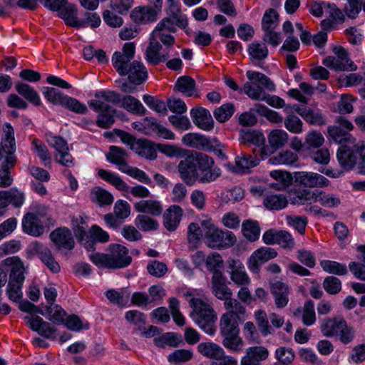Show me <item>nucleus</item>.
Wrapping results in <instances>:
<instances>
[{
    "mask_svg": "<svg viewBox=\"0 0 365 365\" xmlns=\"http://www.w3.org/2000/svg\"><path fill=\"white\" fill-rule=\"evenodd\" d=\"M339 126H329L327 128L329 136L340 145L336 157L340 165L345 170H351L356 166L359 172L365 175V142L356 141L349 133L354 125L344 117L336 120Z\"/></svg>",
    "mask_w": 365,
    "mask_h": 365,
    "instance_id": "nucleus-1",
    "label": "nucleus"
},
{
    "mask_svg": "<svg viewBox=\"0 0 365 365\" xmlns=\"http://www.w3.org/2000/svg\"><path fill=\"white\" fill-rule=\"evenodd\" d=\"M178 172L183 182L190 186L197 181L208 183L216 180L221 170L215 166V161L207 155H188L178 164Z\"/></svg>",
    "mask_w": 365,
    "mask_h": 365,
    "instance_id": "nucleus-2",
    "label": "nucleus"
},
{
    "mask_svg": "<svg viewBox=\"0 0 365 365\" xmlns=\"http://www.w3.org/2000/svg\"><path fill=\"white\" fill-rule=\"evenodd\" d=\"M200 295V291L197 289L187 291L184 294L192 308L190 318L202 330L212 336L216 331L217 314L210 304L197 297Z\"/></svg>",
    "mask_w": 365,
    "mask_h": 365,
    "instance_id": "nucleus-3",
    "label": "nucleus"
},
{
    "mask_svg": "<svg viewBox=\"0 0 365 365\" xmlns=\"http://www.w3.org/2000/svg\"><path fill=\"white\" fill-rule=\"evenodd\" d=\"M120 96L113 91L101 90L94 94V98L88 101V106L98 113L96 124L103 128H109L114 123L115 110L112 105L117 104Z\"/></svg>",
    "mask_w": 365,
    "mask_h": 365,
    "instance_id": "nucleus-4",
    "label": "nucleus"
},
{
    "mask_svg": "<svg viewBox=\"0 0 365 365\" xmlns=\"http://www.w3.org/2000/svg\"><path fill=\"white\" fill-rule=\"evenodd\" d=\"M88 258L99 268L113 269L124 268L132 260L128 249L119 244L110 245L106 253H91Z\"/></svg>",
    "mask_w": 365,
    "mask_h": 365,
    "instance_id": "nucleus-5",
    "label": "nucleus"
},
{
    "mask_svg": "<svg viewBox=\"0 0 365 365\" xmlns=\"http://www.w3.org/2000/svg\"><path fill=\"white\" fill-rule=\"evenodd\" d=\"M200 225L204 232L203 242L212 249H228L237 242L236 236L232 232L220 229L210 218L201 220Z\"/></svg>",
    "mask_w": 365,
    "mask_h": 365,
    "instance_id": "nucleus-6",
    "label": "nucleus"
},
{
    "mask_svg": "<svg viewBox=\"0 0 365 365\" xmlns=\"http://www.w3.org/2000/svg\"><path fill=\"white\" fill-rule=\"evenodd\" d=\"M246 76L250 81L244 85V92L250 98L255 101H262L266 93L263 88L273 91L275 90L274 83L264 74L254 71H248Z\"/></svg>",
    "mask_w": 365,
    "mask_h": 365,
    "instance_id": "nucleus-7",
    "label": "nucleus"
},
{
    "mask_svg": "<svg viewBox=\"0 0 365 365\" xmlns=\"http://www.w3.org/2000/svg\"><path fill=\"white\" fill-rule=\"evenodd\" d=\"M42 4L48 9L56 11L67 25L77 29L83 28L86 25L84 21L78 20L76 6L68 3V0H43Z\"/></svg>",
    "mask_w": 365,
    "mask_h": 365,
    "instance_id": "nucleus-8",
    "label": "nucleus"
},
{
    "mask_svg": "<svg viewBox=\"0 0 365 365\" xmlns=\"http://www.w3.org/2000/svg\"><path fill=\"white\" fill-rule=\"evenodd\" d=\"M98 175L101 179L111 184L117 190L128 192L134 197L146 198L151 195L147 187L140 185L129 187L118 175L107 170L99 169Z\"/></svg>",
    "mask_w": 365,
    "mask_h": 365,
    "instance_id": "nucleus-9",
    "label": "nucleus"
},
{
    "mask_svg": "<svg viewBox=\"0 0 365 365\" xmlns=\"http://www.w3.org/2000/svg\"><path fill=\"white\" fill-rule=\"evenodd\" d=\"M118 136L121 141L130 147L138 155L149 160L156 158L157 153L153 143L146 139H136L130 133L125 131H118Z\"/></svg>",
    "mask_w": 365,
    "mask_h": 365,
    "instance_id": "nucleus-10",
    "label": "nucleus"
},
{
    "mask_svg": "<svg viewBox=\"0 0 365 365\" xmlns=\"http://www.w3.org/2000/svg\"><path fill=\"white\" fill-rule=\"evenodd\" d=\"M335 56L325 58L322 63L327 68L336 71H356L357 66L350 60L346 51L341 47H335L333 50Z\"/></svg>",
    "mask_w": 365,
    "mask_h": 365,
    "instance_id": "nucleus-11",
    "label": "nucleus"
},
{
    "mask_svg": "<svg viewBox=\"0 0 365 365\" xmlns=\"http://www.w3.org/2000/svg\"><path fill=\"white\" fill-rule=\"evenodd\" d=\"M176 31L177 29L173 21L170 18H164L157 24L151 32L150 38L155 41H160L167 47H171L175 41L173 34Z\"/></svg>",
    "mask_w": 365,
    "mask_h": 365,
    "instance_id": "nucleus-12",
    "label": "nucleus"
},
{
    "mask_svg": "<svg viewBox=\"0 0 365 365\" xmlns=\"http://www.w3.org/2000/svg\"><path fill=\"white\" fill-rule=\"evenodd\" d=\"M239 140L245 145H255L254 153H259L260 158L264 159L268 155V148L264 145L265 138L264 135L257 130L251 129H241L240 130Z\"/></svg>",
    "mask_w": 365,
    "mask_h": 365,
    "instance_id": "nucleus-13",
    "label": "nucleus"
},
{
    "mask_svg": "<svg viewBox=\"0 0 365 365\" xmlns=\"http://www.w3.org/2000/svg\"><path fill=\"white\" fill-rule=\"evenodd\" d=\"M48 145L53 147L56 153L54 160L65 167H71L74 165L73 158L69 153L67 143L61 137L50 135L47 138Z\"/></svg>",
    "mask_w": 365,
    "mask_h": 365,
    "instance_id": "nucleus-14",
    "label": "nucleus"
},
{
    "mask_svg": "<svg viewBox=\"0 0 365 365\" xmlns=\"http://www.w3.org/2000/svg\"><path fill=\"white\" fill-rule=\"evenodd\" d=\"M293 179L297 184L306 187H325L329 185V180L319 173L308 171L294 173Z\"/></svg>",
    "mask_w": 365,
    "mask_h": 365,
    "instance_id": "nucleus-15",
    "label": "nucleus"
},
{
    "mask_svg": "<svg viewBox=\"0 0 365 365\" xmlns=\"http://www.w3.org/2000/svg\"><path fill=\"white\" fill-rule=\"evenodd\" d=\"M27 250L31 255H37L51 272L56 273L60 271L58 263L55 260L51 250L47 247L34 241L29 245Z\"/></svg>",
    "mask_w": 365,
    "mask_h": 365,
    "instance_id": "nucleus-16",
    "label": "nucleus"
},
{
    "mask_svg": "<svg viewBox=\"0 0 365 365\" xmlns=\"http://www.w3.org/2000/svg\"><path fill=\"white\" fill-rule=\"evenodd\" d=\"M310 13L316 17H322L324 14L329 15L339 21H345V15L334 4L326 1H315L311 4Z\"/></svg>",
    "mask_w": 365,
    "mask_h": 365,
    "instance_id": "nucleus-17",
    "label": "nucleus"
},
{
    "mask_svg": "<svg viewBox=\"0 0 365 365\" xmlns=\"http://www.w3.org/2000/svg\"><path fill=\"white\" fill-rule=\"evenodd\" d=\"M277 255V253L274 249L262 247L250 255L247 262V267L252 272H257L262 264L275 258Z\"/></svg>",
    "mask_w": 365,
    "mask_h": 365,
    "instance_id": "nucleus-18",
    "label": "nucleus"
},
{
    "mask_svg": "<svg viewBox=\"0 0 365 365\" xmlns=\"http://www.w3.org/2000/svg\"><path fill=\"white\" fill-rule=\"evenodd\" d=\"M124 73H118L121 76H128L129 81L136 86L140 85L148 78V71L141 61H133L123 66Z\"/></svg>",
    "mask_w": 365,
    "mask_h": 365,
    "instance_id": "nucleus-19",
    "label": "nucleus"
},
{
    "mask_svg": "<svg viewBox=\"0 0 365 365\" xmlns=\"http://www.w3.org/2000/svg\"><path fill=\"white\" fill-rule=\"evenodd\" d=\"M227 263V272L234 284L237 286H247L250 284V278L240 260L230 259Z\"/></svg>",
    "mask_w": 365,
    "mask_h": 365,
    "instance_id": "nucleus-20",
    "label": "nucleus"
},
{
    "mask_svg": "<svg viewBox=\"0 0 365 365\" xmlns=\"http://www.w3.org/2000/svg\"><path fill=\"white\" fill-rule=\"evenodd\" d=\"M1 264L10 270L9 280L24 283L28 267L19 257H7L2 261Z\"/></svg>",
    "mask_w": 365,
    "mask_h": 365,
    "instance_id": "nucleus-21",
    "label": "nucleus"
},
{
    "mask_svg": "<svg viewBox=\"0 0 365 365\" xmlns=\"http://www.w3.org/2000/svg\"><path fill=\"white\" fill-rule=\"evenodd\" d=\"M159 13L158 9H153L151 5L135 7L131 13V19L138 24H147L155 21Z\"/></svg>",
    "mask_w": 365,
    "mask_h": 365,
    "instance_id": "nucleus-22",
    "label": "nucleus"
},
{
    "mask_svg": "<svg viewBox=\"0 0 365 365\" xmlns=\"http://www.w3.org/2000/svg\"><path fill=\"white\" fill-rule=\"evenodd\" d=\"M135 47L132 42L125 43L122 48V52L115 51L112 57V63L118 73H124L123 66L128 64L133 58Z\"/></svg>",
    "mask_w": 365,
    "mask_h": 365,
    "instance_id": "nucleus-23",
    "label": "nucleus"
},
{
    "mask_svg": "<svg viewBox=\"0 0 365 365\" xmlns=\"http://www.w3.org/2000/svg\"><path fill=\"white\" fill-rule=\"evenodd\" d=\"M46 223V222L39 218L38 215L27 213L22 220V227L25 233L34 237H39L45 231Z\"/></svg>",
    "mask_w": 365,
    "mask_h": 365,
    "instance_id": "nucleus-24",
    "label": "nucleus"
},
{
    "mask_svg": "<svg viewBox=\"0 0 365 365\" xmlns=\"http://www.w3.org/2000/svg\"><path fill=\"white\" fill-rule=\"evenodd\" d=\"M24 319L33 331H36L45 338H55L56 329L40 317L26 316Z\"/></svg>",
    "mask_w": 365,
    "mask_h": 365,
    "instance_id": "nucleus-25",
    "label": "nucleus"
},
{
    "mask_svg": "<svg viewBox=\"0 0 365 365\" xmlns=\"http://www.w3.org/2000/svg\"><path fill=\"white\" fill-rule=\"evenodd\" d=\"M270 292L277 308L283 309L288 304L291 288L287 284L280 281L273 282L270 285Z\"/></svg>",
    "mask_w": 365,
    "mask_h": 365,
    "instance_id": "nucleus-26",
    "label": "nucleus"
},
{
    "mask_svg": "<svg viewBox=\"0 0 365 365\" xmlns=\"http://www.w3.org/2000/svg\"><path fill=\"white\" fill-rule=\"evenodd\" d=\"M190 116L199 128L203 130H210L213 128L214 121L210 111L202 107L195 108L190 110Z\"/></svg>",
    "mask_w": 365,
    "mask_h": 365,
    "instance_id": "nucleus-27",
    "label": "nucleus"
},
{
    "mask_svg": "<svg viewBox=\"0 0 365 365\" xmlns=\"http://www.w3.org/2000/svg\"><path fill=\"white\" fill-rule=\"evenodd\" d=\"M211 292L218 299L225 298L226 295H232L231 289L227 284L226 278L219 270L213 272L211 279Z\"/></svg>",
    "mask_w": 365,
    "mask_h": 365,
    "instance_id": "nucleus-28",
    "label": "nucleus"
},
{
    "mask_svg": "<svg viewBox=\"0 0 365 365\" xmlns=\"http://www.w3.org/2000/svg\"><path fill=\"white\" fill-rule=\"evenodd\" d=\"M239 314L233 312L223 314L220 321V330L222 335L239 334Z\"/></svg>",
    "mask_w": 365,
    "mask_h": 365,
    "instance_id": "nucleus-29",
    "label": "nucleus"
},
{
    "mask_svg": "<svg viewBox=\"0 0 365 365\" xmlns=\"http://www.w3.org/2000/svg\"><path fill=\"white\" fill-rule=\"evenodd\" d=\"M50 237L59 249L72 250L74 247V240L72 233L66 227L56 229L51 233Z\"/></svg>",
    "mask_w": 365,
    "mask_h": 365,
    "instance_id": "nucleus-30",
    "label": "nucleus"
},
{
    "mask_svg": "<svg viewBox=\"0 0 365 365\" xmlns=\"http://www.w3.org/2000/svg\"><path fill=\"white\" fill-rule=\"evenodd\" d=\"M183 211L178 205L170 206L163 214V225L168 231H175L178 227Z\"/></svg>",
    "mask_w": 365,
    "mask_h": 365,
    "instance_id": "nucleus-31",
    "label": "nucleus"
},
{
    "mask_svg": "<svg viewBox=\"0 0 365 365\" xmlns=\"http://www.w3.org/2000/svg\"><path fill=\"white\" fill-rule=\"evenodd\" d=\"M136 212L145 213L151 216H159L163 212L161 202L156 200H142L133 205Z\"/></svg>",
    "mask_w": 365,
    "mask_h": 365,
    "instance_id": "nucleus-32",
    "label": "nucleus"
},
{
    "mask_svg": "<svg viewBox=\"0 0 365 365\" xmlns=\"http://www.w3.org/2000/svg\"><path fill=\"white\" fill-rule=\"evenodd\" d=\"M293 108L309 124L320 126L326 123L324 116L319 110L301 108L298 105H294Z\"/></svg>",
    "mask_w": 365,
    "mask_h": 365,
    "instance_id": "nucleus-33",
    "label": "nucleus"
},
{
    "mask_svg": "<svg viewBox=\"0 0 365 365\" xmlns=\"http://www.w3.org/2000/svg\"><path fill=\"white\" fill-rule=\"evenodd\" d=\"M38 313L56 325L62 324L66 317V311L58 304L45 306Z\"/></svg>",
    "mask_w": 365,
    "mask_h": 365,
    "instance_id": "nucleus-34",
    "label": "nucleus"
},
{
    "mask_svg": "<svg viewBox=\"0 0 365 365\" xmlns=\"http://www.w3.org/2000/svg\"><path fill=\"white\" fill-rule=\"evenodd\" d=\"M14 129L10 124L6 123L4 128L2 143H0V160L6 153H14L16 150Z\"/></svg>",
    "mask_w": 365,
    "mask_h": 365,
    "instance_id": "nucleus-35",
    "label": "nucleus"
},
{
    "mask_svg": "<svg viewBox=\"0 0 365 365\" xmlns=\"http://www.w3.org/2000/svg\"><path fill=\"white\" fill-rule=\"evenodd\" d=\"M255 156L250 154L242 153L240 156L235 158L236 167L235 172L245 173L251 168L255 167L259 164L260 159L259 153H254Z\"/></svg>",
    "mask_w": 365,
    "mask_h": 365,
    "instance_id": "nucleus-36",
    "label": "nucleus"
},
{
    "mask_svg": "<svg viewBox=\"0 0 365 365\" xmlns=\"http://www.w3.org/2000/svg\"><path fill=\"white\" fill-rule=\"evenodd\" d=\"M161 48L162 46L158 41H155L150 38L149 45L145 51L147 62L153 65H157L160 62L165 61L168 59V56L160 53Z\"/></svg>",
    "mask_w": 365,
    "mask_h": 365,
    "instance_id": "nucleus-37",
    "label": "nucleus"
},
{
    "mask_svg": "<svg viewBox=\"0 0 365 365\" xmlns=\"http://www.w3.org/2000/svg\"><path fill=\"white\" fill-rule=\"evenodd\" d=\"M345 326V321L341 318L327 319L321 324L320 329L326 336L338 335Z\"/></svg>",
    "mask_w": 365,
    "mask_h": 365,
    "instance_id": "nucleus-38",
    "label": "nucleus"
},
{
    "mask_svg": "<svg viewBox=\"0 0 365 365\" xmlns=\"http://www.w3.org/2000/svg\"><path fill=\"white\" fill-rule=\"evenodd\" d=\"M118 103H120L121 108L133 114L143 115L146 111L140 101L132 96H125L123 98L120 97Z\"/></svg>",
    "mask_w": 365,
    "mask_h": 365,
    "instance_id": "nucleus-39",
    "label": "nucleus"
},
{
    "mask_svg": "<svg viewBox=\"0 0 365 365\" xmlns=\"http://www.w3.org/2000/svg\"><path fill=\"white\" fill-rule=\"evenodd\" d=\"M127 153L123 148L117 146H110V152L107 155V160L118 166L119 170L123 172L128 166V164L125 160Z\"/></svg>",
    "mask_w": 365,
    "mask_h": 365,
    "instance_id": "nucleus-40",
    "label": "nucleus"
},
{
    "mask_svg": "<svg viewBox=\"0 0 365 365\" xmlns=\"http://www.w3.org/2000/svg\"><path fill=\"white\" fill-rule=\"evenodd\" d=\"M318 190H302L297 191L294 196L290 195L289 200L293 205H312L314 202H317Z\"/></svg>",
    "mask_w": 365,
    "mask_h": 365,
    "instance_id": "nucleus-41",
    "label": "nucleus"
},
{
    "mask_svg": "<svg viewBox=\"0 0 365 365\" xmlns=\"http://www.w3.org/2000/svg\"><path fill=\"white\" fill-rule=\"evenodd\" d=\"M16 91L27 101L35 106H40L41 101L38 93L29 85L19 82L15 85Z\"/></svg>",
    "mask_w": 365,
    "mask_h": 365,
    "instance_id": "nucleus-42",
    "label": "nucleus"
},
{
    "mask_svg": "<svg viewBox=\"0 0 365 365\" xmlns=\"http://www.w3.org/2000/svg\"><path fill=\"white\" fill-rule=\"evenodd\" d=\"M260 227L257 221L246 220L242 224V233L250 242L257 241L260 235Z\"/></svg>",
    "mask_w": 365,
    "mask_h": 365,
    "instance_id": "nucleus-43",
    "label": "nucleus"
},
{
    "mask_svg": "<svg viewBox=\"0 0 365 365\" xmlns=\"http://www.w3.org/2000/svg\"><path fill=\"white\" fill-rule=\"evenodd\" d=\"M302 313V319L304 325L311 326L316 322V314L314 304L312 301L308 300L305 302L302 311L299 308L294 313V316H299Z\"/></svg>",
    "mask_w": 365,
    "mask_h": 365,
    "instance_id": "nucleus-44",
    "label": "nucleus"
},
{
    "mask_svg": "<svg viewBox=\"0 0 365 365\" xmlns=\"http://www.w3.org/2000/svg\"><path fill=\"white\" fill-rule=\"evenodd\" d=\"M264 207L271 210H279L285 208L288 204L287 197L281 194H270L263 201Z\"/></svg>",
    "mask_w": 365,
    "mask_h": 365,
    "instance_id": "nucleus-45",
    "label": "nucleus"
},
{
    "mask_svg": "<svg viewBox=\"0 0 365 365\" xmlns=\"http://www.w3.org/2000/svg\"><path fill=\"white\" fill-rule=\"evenodd\" d=\"M175 86L179 92L187 96H197L195 81L190 77L181 76L178 78Z\"/></svg>",
    "mask_w": 365,
    "mask_h": 365,
    "instance_id": "nucleus-46",
    "label": "nucleus"
},
{
    "mask_svg": "<svg viewBox=\"0 0 365 365\" xmlns=\"http://www.w3.org/2000/svg\"><path fill=\"white\" fill-rule=\"evenodd\" d=\"M224 337L222 345L228 350L234 353H240L244 349L245 342L239 334L222 335Z\"/></svg>",
    "mask_w": 365,
    "mask_h": 365,
    "instance_id": "nucleus-47",
    "label": "nucleus"
},
{
    "mask_svg": "<svg viewBox=\"0 0 365 365\" xmlns=\"http://www.w3.org/2000/svg\"><path fill=\"white\" fill-rule=\"evenodd\" d=\"M267 138L269 144L272 148L279 149L287 144L289 139V135L284 130L275 129L269 133Z\"/></svg>",
    "mask_w": 365,
    "mask_h": 365,
    "instance_id": "nucleus-48",
    "label": "nucleus"
},
{
    "mask_svg": "<svg viewBox=\"0 0 365 365\" xmlns=\"http://www.w3.org/2000/svg\"><path fill=\"white\" fill-rule=\"evenodd\" d=\"M182 143L191 148L202 149L209 144V140L203 135L190 133L182 138Z\"/></svg>",
    "mask_w": 365,
    "mask_h": 365,
    "instance_id": "nucleus-49",
    "label": "nucleus"
},
{
    "mask_svg": "<svg viewBox=\"0 0 365 365\" xmlns=\"http://www.w3.org/2000/svg\"><path fill=\"white\" fill-rule=\"evenodd\" d=\"M298 160L296 153L286 150L279 152L276 155L271 157L269 162L273 165H292Z\"/></svg>",
    "mask_w": 365,
    "mask_h": 365,
    "instance_id": "nucleus-50",
    "label": "nucleus"
},
{
    "mask_svg": "<svg viewBox=\"0 0 365 365\" xmlns=\"http://www.w3.org/2000/svg\"><path fill=\"white\" fill-rule=\"evenodd\" d=\"M135 225L143 232L156 230L158 228V222L147 215H139L134 220Z\"/></svg>",
    "mask_w": 365,
    "mask_h": 365,
    "instance_id": "nucleus-51",
    "label": "nucleus"
},
{
    "mask_svg": "<svg viewBox=\"0 0 365 365\" xmlns=\"http://www.w3.org/2000/svg\"><path fill=\"white\" fill-rule=\"evenodd\" d=\"M324 143L323 135L317 130H311L305 136L304 144L309 152L320 148Z\"/></svg>",
    "mask_w": 365,
    "mask_h": 365,
    "instance_id": "nucleus-52",
    "label": "nucleus"
},
{
    "mask_svg": "<svg viewBox=\"0 0 365 365\" xmlns=\"http://www.w3.org/2000/svg\"><path fill=\"white\" fill-rule=\"evenodd\" d=\"M223 349L214 342H202L197 346V351L204 356L212 361Z\"/></svg>",
    "mask_w": 365,
    "mask_h": 365,
    "instance_id": "nucleus-53",
    "label": "nucleus"
},
{
    "mask_svg": "<svg viewBox=\"0 0 365 365\" xmlns=\"http://www.w3.org/2000/svg\"><path fill=\"white\" fill-rule=\"evenodd\" d=\"M63 324L68 329L80 331L82 329H88L89 328L88 323L78 316L72 314L64 317Z\"/></svg>",
    "mask_w": 365,
    "mask_h": 365,
    "instance_id": "nucleus-54",
    "label": "nucleus"
},
{
    "mask_svg": "<svg viewBox=\"0 0 365 365\" xmlns=\"http://www.w3.org/2000/svg\"><path fill=\"white\" fill-rule=\"evenodd\" d=\"M91 200L100 206H105L111 205L114 198L112 194L107 190L97 187L91 192Z\"/></svg>",
    "mask_w": 365,
    "mask_h": 365,
    "instance_id": "nucleus-55",
    "label": "nucleus"
},
{
    "mask_svg": "<svg viewBox=\"0 0 365 365\" xmlns=\"http://www.w3.org/2000/svg\"><path fill=\"white\" fill-rule=\"evenodd\" d=\"M317 202H319L322 206L328 208L338 207L341 200L340 198L336 195L327 193L322 190L317 191Z\"/></svg>",
    "mask_w": 365,
    "mask_h": 365,
    "instance_id": "nucleus-56",
    "label": "nucleus"
},
{
    "mask_svg": "<svg viewBox=\"0 0 365 365\" xmlns=\"http://www.w3.org/2000/svg\"><path fill=\"white\" fill-rule=\"evenodd\" d=\"M156 120L153 118H145L141 121H135L132 123V127L134 130L139 133L150 135L154 133V128Z\"/></svg>",
    "mask_w": 365,
    "mask_h": 365,
    "instance_id": "nucleus-57",
    "label": "nucleus"
},
{
    "mask_svg": "<svg viewBox=\"0 0 365 365\" xmlns=\"http://www.w3.org/2000/svg\"><path fill=\"white\" fill-rule=\"evenodd\" d=\"M247 51L250 57L256 60H263L268 56V49L264 43L254 41L248 46Z\"/></svg>",
    "mask_w": 365,
    "mask_h": 365,
    "instance_id": "nucleus-58",
    "label": "nucleus"
},
{
    "mask_svg": "<svg viewBox=\"0 0 365 365\" xmlns=\"http://www.w3.org/2000/svg\"><path fill=\"white\" fill-rule=\"evenodd\" d=\"M182 342V337L180 334L168 332L159 338L155 339V343L158 346H177Z\"/></svg>",
    "mask_w": 365,
    "mask_h": 365,
    "instance_id": "nucleus-59",
    "label": "nucleus"
},
{
    "mask_svg": "<svg viewBox=\"0 0 365 365\" xmlns=\"http://www.w3.org/2000/svg\"><path fill=\"white\" fill-rule=\"evenodd\" d=\"M32 150L41 160L45 166L50 165L51 158L46 146L37 139H34L32 142Z\"/></svg>",
    "mask_w": 365,
    "mask_h": 365,
    "instance_id": "nucleus-60",
    "label": "nucleus"
},
{
    "mask_svg": "<svg viewBox=\"0 0 365 365\" xmlns=\"http://www.w3.org/2000/svg\"><path fill=\"white\" fill-rule=\"evenodd\" d=\"M284 124L287 130L292 133L299 134L303 131V122L293 113L287 115L284 120Z\"/></svg>",
    "mask_w": 365,
    "mask_h": 365,
    "instance_id": "nucleus-61",
    "label": "nucleus"
},
{
    "mask_svg": "<svg viewBox=\"0 0 365 365\" xmlns=\"http://www.w3.org/2000/svg\"><path fill=\"white\" fill-rule=\"evenodd\" d=\"M192 357V352L187 349H178L168 356V361L172 365H178L190 361Z\"/></svg>",
    "mask_w": 365,
    "mask_h": 365,
    "instance_id": "nucleus-62",
    "label": "nucleus"
},
{
    "mask_svg": "<svg viewBox=\"0 0 365 365\" xmlns=\"http://www.w3.org/2000/svg\"><path fill=\"white\" fill-rule=\"evenodd\" d=\"M275 358L282 365H289L295 357L294 351L289 347L281 346L275 350Z\"/></svg>",
    "mask_w": 365,
    "mask_h": 365,
    "instance_id": "nucleus-63",
    "label": "nucleus"
},
{
    "mask_svg": "<svg viewBox=\"0 0 365 365\" xmlns=\"http://www.w3.org/2000/svg\"><path fill=\"white\" fill-rule=\"evenodd\" d=\"M359 250L362 254L363 264H358L354 262H351L349 264V267L352 274L361 280L365 281V245L359 247Z\"/></svg>",
    "mask_w": 365,
    "mask_h": 365,
    "instance_id": "nucleus-64",
    "label": "nucleus"
}]
</instances>
